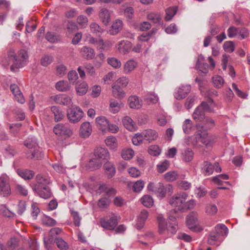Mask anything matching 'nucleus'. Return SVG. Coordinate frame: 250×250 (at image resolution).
<instances>
[{"label": "nucleus", "mask_w": 250, "mask_h": 250, "mask_svg": "<svg viewBox=\"0 0 250 250\" xmlns=\"http://www.w3.org/2000/svg\"><path fill=\"white\" fill-rule=\"evenodd\" d=\"M188 195L186 192L177 193L172 196L169 200V204L175 208L173 210H171L168 214V218L169 220L172 221L167 226L164 216L162 214L158 215L157 220L158 223V232L162 235L167 237H171L174 234L178 229V226L175 221L176 217L179 216L177 211L184 212L188 209H192L195 205L193 200L187 201Z\"/></svg>", "instance_id": "1"}, {"label": "nucleus", "mask_w": 250, "mask_h": 250, "mask_svg": "<svg viewBox=\"0 0 250 250\" xmlns=\"http://www.w3.org/2000/svg\"><path fill=\"white\" fill-rule=\"evenodd\" d=\"M216 105L212 99H208V102H203L198 106L193 113V119L196 122H201L205 119L204 125L202 128L204 130L213 128L215 125L214 121L208 117H205V112H213Z\"/></svg>", "instance_id": "2"}, {"label": "nucleus", "mask_w": 250, "mask_h": 250, "mask_svg": "<svg viewBox=\"0 0 250 250\" xmlns=\"http://www.w3.org/2000/svg\"><path fill=\"white\" fill-rule=\"evenodd\" d=\"M24 145L29 149L30 152L26 153L28 159H41L43 154L41 148L38 146L36 140L33 138H29L24 142Z\"/></svg>", "instance_id": "3"}, {"label": "nucleus", "mask_w": 250, "mask_h": 250, "mask_svg": "<svg viewBox=\"0 0 250 250\" xmlns=\"http://www.w3.org/2000/svg\"><path fill=\"white\" fill-rule=\"evenodd\" d=\"M147 189L161 198L165 197L167 192L172 193L173 191L172 186L171 185L168 184L165 186L161 183H159L155 185L153 183H150L147 186Z\"/></svg>", "instance_id": "4"}, {"label": "nucleus", "mask_w": 250, "mask_h": 250, "mask_svg": "<svg viewBox=\"0 0 250 250\" xmlns=\"http://www.w3.org/2000/svg\"><path fill=\"white\" fill-rule=\"evenodd\" d=\"M84 116L83 110L78 106L73 105L67 112L68 120L71 123L76 124L80 122Z\"/></svg>", "instance_id": "5"}, {"label": "nucleus", "mask_w": 250, "mask_h": 250, "mask_svg": "<svg viewBox=\"0 0 250 250\" xmlns=\"http://www.w3.org/2000/svg\"><path fill=\"white\" fill-rule=\"evenodd\" d=\"M28 55L24 49H21L17 54H15L14 63L11 66V70L14 71L15 68L23 67L27 62Z\"/></svg>", "instance_id": "6"}, {"label": "nucleus", "mask_w": 250, "mask_h": 250, "mask_svg": "<svg viewBox=\"0 0 250 250\" xmlns=\"http://www.w3.org/2000/svg\"><path fill=\"white\" fill-rule=\"evenodd\" d=\"M120 219V216L117 214H112L108 218H102L100 220L101 226L108 230H113L116 228Z\"/></svg>", "instance_id": "7"}, {"label": "nucleus", "mask_w": 250, "mask_h": 250, "mask_svg": "<svg viewBox=\"0 0 250 250\" xmlns=\"http://www.w3.org/2000/svg\"><path fill=\"white\" fill-rule=\"evenodd\" d=\"M186 224L188 228L190 230L199 232L203 230L198 219V214L196 212H192L187 217Z\"/></svg>", "instance_id": "8"}, {"label": "nucleus", "mask_w": 250, "mask_h": 250, "mask_svg": "<svg viewBox=\"0 0 250 250\" xmlns=\"http://www.w3.org/2000/svg\"><path fill=\"white\" fill-rule=\"evenodd\" d=\"M36 180L37 183L33 186V188H36L38 192L42 195L40 190L41 188L48 187V185L51 183L50 178L48 176L39 174L36 176Z\"/></svg>", "instance_id": "9"}, {"label": "nucleus", "mask_w": 250, "mask_h": 250, "mask_svg": "<svg viewBox=\"0 0 250 250\" xmlns=\"http://www.w3.org/2000/svg\"><path fill=\"white\" fill-rule=\"evenodd\" d=\"M191 91L190 85H183L176 88L174 96L175 99L181 100L186 98Z\"/></svg>", "instance_id": "10"}, {"label": "nucleus", "mask_w": 250, "mask_h": 250, "mask_svg": "<svg viewBox=\"0 0 250 250\" xmlns=\"http://www.w3.org/2000/svg\"><path fill=\"white\" fill-rule=\"evenodd\" d=\"M15 51L10 49L7 53L0 57V65L3 67H8L12 61H14Z\"/></svg>", "instance_id": "11"}, {"label": "nucleus", "mask_w": 250, "mask_h": 250, "mask_svg": "<svg viewBox=\"0 0 250 250\" xmlns=\"http://www.w3.org/2000/svg\"><path fill=\"white\" fill-rule=\"evenodd\" d=\"M112 12L106 7H102L100 9L99 17L100 21L105 26L109 24L111 21Z\"/></svg>", "instance_id": "12"}, {"label": "nucleus", "mask_w": 250, "mask_h": 250, "mask_svg": "<svg viewBox=\"0 0 250 250\" xmlns=\"http://www.w3.org/2000/svg\"><path fill=\"white\" fill-rule=\"evenodd\" d=\"M11 193V188L8 180L4 177H0V195L3 197H8Z\"/></svg>", "instance_id": "13"}, {"label": "nucleus", "mask_w": 250, "mask_h": 250, "mask_svg": "<svg viewBox=\"0 0 250 250\" xmlns=\"http://www.w3.org/2000/svg\"><path fill=\"white\" fill-rule=\"evenodd\" d=\"M142 135L144 136V139L146 144H149L156 140L158 137V133L153 129H146L142 132Z\"/></svg>", "instance_id": "14"}, {"label": "nucleus", "mask_w": 250, "mask_h": 250, "mask_svg": "<svg viewBox=\"0 0 250 250\" xmlns=\"http://www.w3.org/2000/svg\"><path fill=\"white\" fill-rule=\"evenodd\" d=\"M53 131L58 136L66 135L70 136L72 134V131L62 124H58L55 126Z\"/></svg>", "instance_id": "15"}, {"label": "nucleus", "mask_w": 250, "mask_h": 250, "mask_svg": "<svg viewBox=\"0 0 250 250\" xmlns=\"http://www.w3.org/2000/svg\"><path fill=\"white\" fill-rule=\"evenodd\" d=\"M92 127L90 123L85 122L83 123L80 127L79 135L83 138L88 137L92 133Z\"/></svg>", "instance_id": "16"}, {"label": "nucleus", "mask_w": 250, "mask_h": 250, "mask_svg": "<svg viewBox=\"0 0 250 250\" xmlns=\"http://www.w3.org/2000/svg\"><path fill=\"white\" fill-rule=\"evenodd\" d=\"M109 121L107 118L104 116H98L95 119V124L97 128L103 132H105Z\"/></svg>", "instance_id": "17"}, {"label": "nucleus", "mask_w": 250, "mask_h": 250, "mask_svg": "<svg viewBox=\"0 0 250 250\" xmlns=\"http://www.w3.org/2000/svg\"><path fill=\"white\" fill-rule=\"evenodd\" d=\"M94 158L101 161L107 160L110 158V154L108 150L103 147L97 148L94 152Z\"/></svg>", "instance_id": "18"}, {"label": "nucleus", "mask_w": 250, "mask_h": 250, "mask_svg": "<svg viewBox=\"0 0 250 250\" xmlns=\"http://www.w3.org/2000/svg\"><path fill=\"white\" fill-rule=\"evenodd\" d=\"M132 43L128 41H121L118 42L116 47L119 52L123 54H127L132 48Z\"/></svg>", "instance_id": "19"}, {"label": "nucleus", "mask_w": 250, "mask_h": 250, "mask_svg": "<svg viewBox=\"0 0 250 250\" xmlns=\"http://www.w3.org/2000/svg\"><path fill=\"white\" fill-rule=\"evenodd\" d=\"M10 88L16 100L21 104H23L25 99L18 86L16 84H13L10 85Z\"/></svg>", "instance_id": "20"}, {"label": "nucleus", "mask_w": 250, "mask_h": 250, "mask_svg": "<svg viewBox=\"0 0 250 250\" xmlns=\"http://www.w3.org/2000/svg\"><path fill=\"white\" fill-rule=\"evenodd\" d=\"M103 162L93 158L90 160L85 166V169L89 171H93L99 168L102 165Z\"/></svg>", "instance_id": "21"}, {"label": "nucleus", "mask_w": 250, "mask_h": 250, "mask_svg": "<svg viewBox=\"0 0 250 250\" xmlns=\"http://www.w3.org/2000/svg\"><path fill=\"white\" fill-rule=\"evenodd\" d=\"M122 123L125 127L130 131H134L137 129L136 124L129 116L124 117L122 119Z\"/></svg>", "instance_id": "22"}, {"label": "nucleus", "mask_w": 250, "mask_h": 250, "mask_svg": "<svg viewBox=\"0 0 250 250\" xmlns=\"http://www.w3.org/2000/svg\"><path fill=\"white\" fill-rule=\"evenodd\" d=\"M138 62L132 59L129 60L125 62L123 66L124 73L128 74L131 73L137 67Z\"/></svg>", "instance_id": "23"}, {"label": "nucleus", "mask_w": 250, "mask_h": 250, "mask_svg": "<svg viewBox=\"0 0 250 250\" xmlns=\"http://www.w3.org/2000/svg\"><path fill=\"white\" fill-rule=\"evenodd\" d=\"M53 100L56 104L67 105L71 104V99L65 95L59 94L53 97Z\"/></svg>", "instance_id": "24"}, {"label": "nucleus", "mask_w": 250, "mask_h": 250, "mask_svg": "<svg viewBox=\"0 0 250 250\" xmlns=\"http://www.w3.org/2000/svg\"><path fill=\"white\" fill-rule=\"evenodd\" d=\"M83 57L87 60H91L95 57V53L94 50L87 46H83L80 51Z\"/></svg>", "instance_id": "25"}, {"label": "nucleus", "mask_w": 250, "mask_h": 250, "mask_svg": "<svg viewBox=\"0 0 250 250\" xmlns=\"http://www.w3.org/2000/svg\"><path fill=\"white\" fill-rule=\"evenodd\" d=\"M104 173L108 178H112L116 173V168L113 164L110 162H106L103 167Z\"/></svg>", "instance_id": "26"}, {"label": "nucleus", "mask_w": 250, "mask_h": 250, "mask_svg": "<svg viewBox=\"0 0 250 250\" xmlns=\"http://www.w3.org/2000/svg\"><path fill=\"white\" fill-rule=\"evenodd\" d=\"M104 142L106 146L109 149L113 151L117 150L118 147V142L115 137L113 136H108L105 139Z\"/></svg>", "instance_id": "27"}, {"label": "nucleus", "mask_w": 250, "mask_h": 250, "mask_svg": "<svg viewBox=\"0 0 250 250\" xmlns=\"http://www.w3.org/2000/svg\"><path fill=\"white\" fill-rule=\"evenodd\" d=\"M129 106L131 108L139 109L142 107V100L135 95L130 96L128 99Z\"/></svg>", "instance_id": "28"}, {"label": "nucleus", "mask_w": 250, "mask_h": 250, "mask_svg": "<svg viewBox=\"0 0 250 250\" xmlns=\"http://www.w3.org/2000/svg\"><path fill=\"white\" fill-rule=\"evenodd\" d=\"M112 92L113 97L118 99H122L125 96V91L118 84H113L112 86Z\"/></svg>", "instance_id": "29"}, {"label": "nucleus", "mask_w": 250, "mask_h": 250, "mask_svg": "<svg viewBox=\"0 0 250 250\" xmlns=\"http://www.w3.org/2000/svg\"><path fill=\"white\" fill-rule=\"evenodd\" d=\"M75 89L78 95L80 96L83 95L87 91V84L85 82H78L76 84Z\"/></svg>", "instance_id": "30"}, {"label": "nucleus", "mask_w": 250, "mask_h": 250, "mask_svg": "<svg viewBox=\"0 0 250 250\" xmlns=\"http://www.w3.org/2000/svg\"><path fill=\"white\" fill-rule=\"evenodd\" d=\"M214 166L210 162L206 161L202 164V172L205 176H209L213 172Z\"/></svg>", "instance_id": "31"}, {"label": "nucleus", "mask_w": 250, "mask_h": 250, "mask_svg": "<svg viewBox=\"0 0 250 250\" xmlns=\"http://www.w3.org/2000/svg\"><path fill=\"white\" fill-rule=\"evenodd\" d=\"M17 172L18 175L25 180H30L34 176V172L29 169H18Z\"/></svg>", "instance_id": "32"}, {"label": "nucleus", "mask_w": 250, "mask_h": 250, "mask_svg": "<svg viewBox=\"0 0 250 250\" xmlns=\"http://www.w3.org/2000/svg\"><path fill=\"white\" fill-rule=\"evenodd\" d=\"M122 103L118 102L114 100L109 101V111L113 113L116 114L120 111L122 108Z\"/></svg>", "instance_id": "33"}, {"label": "nucleus", "mask_w": 250, "mask_h": 250, "mask_svg": "<svg viewBox=\"0 0 250 250\" xmlns=\"http://www.w3.org/2000/svg\"><path fill=\"white\" fill-rule=\"evenodd\" d=\"M51 110L54 116V120L56 122L61 121L64 117L63 112L58 106H53Z\"/></svg>", "instance_id": "34"}, {"label": "nucleus", "mask_w": 250, "mask_h": 250, "mask_svg": "<svg viewBox=\"0 0 250 250\" xmlns=\"http://www.w3.org/2000/svg\"><path fill=\"white\" fill-rule=\"evenodd\" d=\"M34 191L41 197L44 199H48L52 196V193L49 187H43L41 188V191L42 195H41L37 190L36 188H33Z\"/></svg>", "instance_id": "35"}, {"label": "nucleus", "mask_w": 250, "mask_h": 250, "mask_svg": "<svg viewBox=\"0 0 250 250\" xmlns=\"http://www.w3.org/2000/svg\"><path fill=\"white\" fill-rule=\"evenodd\" d=\"M123 28V21L120 20H115L112 23L111 29L110 31L112 35L118 33Z\"/></svg>", "instance_id": "36"}, {"label": "nucleus", "mask_w": 250, "mask_h": 250, "mask_svg": "<svg viewBox=\"0 0 250 250\" xmlns=\"http://www.w3.org/2000/svg\"><path fill=\"white\" fill-rule=\"evenodd\" d=\"M62 232V229L60 228H54L51 229L49 233V235L50 237L49 239L47 240V241H46L45 239H44V242L45 244H46V243H51L52 242L54 238H55V239H56V236L57 235H59L60 234H61Z\"/></svg>", "instance_id": "37"}, {"label": "nucleus", "mask_w": 250, "mask_h": 250, "mask_svg": "<svg viewBox=\"0 0 250 250\" xmlns=\"http://www.w3.org/2000/svg\"><path fill=\"white\" fill-rule=\"evenodd\" d=\"M196 136H200L198 141L202 142L206 146H209L213 143V140L211 137L208 136L207 133H203V134H198Z\"/></svg>", "instance_id": "38"}, {"label": "nucleus", "mask_w": 250, "mask_h": 250, "mask_svg": "<svg viewBox=\"0 0 250 250\" xmlns=\"http://www.w3.org/2000/svg\"><path fill=\"white\" fill-rule=\"evenodd\" d=\"M70 85L67 81H60L56 84V88L60 91H67L70 90Z\"/></svg>", "instance_id": "39"}, {"label": "nucleus", "mask_w": 250, "mask_h": 250, "mask_svg": "<svg viewBox=\"0 0 250 250\" xmlns=\"http://www.w3.org/2000/svg\"><path fill=\"white\" fill-rule=\"evenodd\" d=\"M205 211L208 215L213 216L217 213L218 208L214 204H208L205 208Z\"/></svg>", "instance_id": "40"}, {"label": "nucleus", "mask_w": 250, "mask_h": 250, "mask_svg": "<svg viewBox=\"0 0 250 250\" xmlns=\"http://www.w3.org/2000/svg\"><path fill=\"white\" fill-rule=\"evenodd\" d=\"M142 204L147 208H150L154 204V201L151 196L149 195H145L141 199Z\"/></svg>", "instance_id": "41"}, {"label": "nucleus", "mask_w": 250, "mask_h": 250, "mask_svg": "<svg viewBox=\"0 0 250 250\" xmlns=\"http://www.w3.org/2000/svg\"><path fill=\"white\" fill-rule=\"evenodd\" d=\"M132 142L134 145L139 146L142 144H146L142 135V132L136 133L132 138Z\"/></svg>", "instance_id": "42"}, {"label": "nucleus", "mask_w": 250, "mask_h": 250, "mask_svg": "<svg viewBox=\"0 0 250 250\" xmlns=\"http://www.w3.org/2000/svg\"><path fill=\"white\" fill-rule=\"evenodd\" d=\"M121 156L123 159L129 160L134 156V151L131 148H125L122 151Z\"/></svg>", "instance_id": "43"}, {"label": "nucleus", "mask_w": 250, "mask_h": 250, "mask_svg": "<svg viewBox=\"0 0 250 250\" xmlns=\"http://www.w3.org/2000/svg\"><path fill=\"white\" fill-rule=\"evenodd\" d=\"M177 11V8L176 6L170 7L167 8L166 10V16L165 17V21H170L176 13Z\"/></svg>", "instance_id": "44"}, {"label": "nucleus", "mask_w": 250, "mask_h": 250, "mask_svg": "<svg viewBox=\"0 0 250 250\" xmlns=\"http://www.w3.org/2000/svg\"><path fill=\"white\" fill-rule=\"evenodd\" d=\"M212 81L214 86L217 88H221L225 82L224 79L221 76L218 75L213 76L212 78Z\"/></svg>", "instance_id": "45"}, {"label": "nucleus", "mask_w": 250, "mask_h": 250, "mask_svg": "<svg viewBox=\"0 0 250 250\" xmlns=\"http://www.w3.org/2000/svg\"><path fill=\"white\" fill-rule=\"evenodd\" d=\"M169 165V161L167 160H165L164 161L161 162L157 165V171L159 173H163L168 169Z\"/></svg>", "instance_id": "46"}, {"label": "nucleus", "mask_w": 250, "mask_h": 250, "mask_svg": "<svg viewBox=\"0 0 250 250\" xmlns=\"http://www.w3.org/2000/svg\"><path fill=\"white\" fill-rule=\"evenodd\" d=\"M229 176L226 174H220L212 178V181L218 185H222L224 180H228Z\"/></svg>", "instance_id": "47"}, {"label": "nucleus", "mask_w": 250, "mask_h": 250, "mask_svg": "<svg viewBox=\"0 0 250 250\" xmlns=\"http://www.w3.org/2000/svg\"><path fill=\"white\" fill-rule=\"evenodd\" d=\"M193 158V152L189 149H186L182 154V159L185 162H190Z\"/></svg>", "instance_id": "48"}, {"label": "nucleus", "mask_w": 250, "mask_h": 250, "mask_svg": "<svg viewBox=\"0 0 250 250\" xmlns=\"http://www.w3.org/2000/svg\"><path fill=\"white\" fill-rule=\"evenodd\" d=\"M215 229L216 233L219 235H227L228 233V229L224 224H218Z\"/></svg>", "instance_id": "49"}, {"label": "nucleus", "mask_w": 250, "mask_h": 250, "mask_svg": "<svg viewBox=\"0 0 250 250\" xmlns=\"http://www.w3.org/2000/svg\"><path fill=\"white\" fill-rule=\"evenodd\" d=\"M164 179L167 182H172L176 180L178 177V174L175 171H170L166 173L164 175Z\"/></svg>", "instance_id": "50"}, {"label": "nucleus", "mask_w": 250, "mask_h": 250, "mask_svg": "<svg viewBox=\"0 0 250 250\" xmlns=\"http://www.w3.org/2000/svg\"><path fill=\"white\" fill-rule=\"evenodd\" d=\"M193 127L192 122L189 119H186L183 123L182 128L184 133L188 134Z\"/></svg>", "instance_id": "51"}, {"label": "nucleus", "mask_w": 250, "mask_h": 250, "mask_svg": "<svg viewBox=\"0 0 250 250\" xmlns=\"http://www.w3.org/2000/svg\"><path fill=\"white\" fill-rule=\"evenodd\" d=\"M57 247L61 250H67L69 249L68 244L61 238H57L55 240Z\"/></svg>", "instance_id": "52"}, {"label": "nucleus", "mask_w": 250, "mask_h": 250, "mask_svg": "<svg viewBox=\"0 0 250 250\" xmlns=\"http://www.w3.org/2000/svg\"><path fill=\"white\" fill-rule=\"evenodd\" d=\"M148 152L151 156H158L160 154L161 149L157 145H151L148 148Z\"/></svg>", "instance_id": "53"}, {"label": "nucleus", "mask_w": 250, "mask_h": 250, "mask_svg": "<svg viewBox=\"0 0 250 250\" xmlns=\"http://www.w3.org/2000/svg\"><path fill=\"white\" fill-rule=\"evenodd\" d=\"M147 19L154 23L161 22L162 19L161 15L158 13H150L147 15Z\"/></svg>", "instance_id": "54"}, {"label": "nucleus", "mask_w": 250, "mask_h": 250, "mask_svg": "<svg viewBox=\"0 0 250 250\" xmlns=\"http://www.w3.org/2000/svg\"><path fill=\"white\" fill-rule=\"evenodd\" d=\"M110 200L108 198L103 197L98 202V206L101 209L107 208L110 204Z\"/></svg>", "instance_id": "55"}, {"label": "nucleus", "mask_w": 250, "mask_h": 250, "mask_svg": "<svg viewBox=\"0 0 250 250\" xmlns=\"http://www.w3.org/2000/svg\"><path fill=\"white\" fill-rule=\"evenodd\" d=\"M71 215L73 218L74 224L77 227L80 226V222L82 220L79 213L77 211H74L72 209H70Z\"/></svg>", "instance_id": "56"}, {"label": "nucleus", "mask_w": 250, "mask_h": 250, "mask_svg": "<svg viewBox=\"0 0 250 250\" xmlns=\"http://www.w3.org/2000/svg\"><path fill=\"white\" fill-rule=\"evenodd\" d=\"M107 62L109 65L116 69L120 68L122 65L121 61L114 57L108 58Z\"/></svg>", "instance_id": "57"}, {"label": "nucleus", "mask_w": 250, "mask_h": 250, "mask_svg": "<svg viewBox=\"0 0 250 250\" xmlns=\"http://www.w3.org/2000/svg\"><path fill=\"white\" fill-rule=\"evenodd\" d=\"M145 100L147 103L156 104L159 101V98L157 95L149 93L146 96Z\"/></svg>", "instance_id": "58"}, {"label": "nucleus", "mask_w": 250, "mask_h": 250, "mask_svg": "<svg viewBox=\"0 0 250 250\" xmlns=\"http://www.w3.org/2000/svg\"><path fill=\"white\" fill-rule=\"evenodd\" d=\"M45 39L50 42H55L61 40L59 36L56 35L51 32H47L45 35Z\"/></svg>", "instance_id": "59"}, {"label": "nucleus", "mask_w": 250, "mask_h": 250, "mask_svg": "<svg viewBox=\"0 0 250 250\" xmlns=\"http://www.w3.org/2000/svg\"><path fill=\"white\" fill-rule=\"evenodd\" d=\"M239 28L234 26H230L228 29V35L229 38H238Z\"/></svg>", "instance_id": "60"}, {"label": "nucleus", "mask_w": 250, "mask_h": 250, "mask_svg": "<svg viewBox=\"0 0 250 250\" xmlns=\"http://www.w3.org/2000/svg\"><path fill=\"white\" fill-rule=\"evenodd\" d=\"M223 48L226 52L231 53L235 49L234 42L232 41L225 42L223 45Z\"/></svg>", "instance_id": "61"}, {"label": "nucleus", "mask_w": 250, "mask_h": 250, "mask_svg": "<svg viewBox=\"0 0 250 250\" xmlns=\"http://www.w3.org/2000/svg\"><path fill=\"white\" fill-rule=\"evenodd\" d=\"M42 223L48 226H54L56 224V221L51 217L45 216L42 218Z\"/></svg>", "instance_id": "62"}, {"label": "nucleus", "mask_w": 250, "mask_h": 250, "mask_svg": "<svg viewBox=\"0 0 250 250\" xmlns=\"http://www.w3.org/2000/svg\"><path fill=\"white\" fill-rule=\"evenodd\" d=\"M145 183L143 180L136 181L133 186V190L134 192H138L141 191L144 187Z\"/></svg>", "instance_id": "63"}, {"label": "nucleus", "mask_w": 250, "mask_h": 250, "mask_svg": "<svg viewBox=\"0 0 250 250\" xmlns=\"http://www.w3.org/2000/svg\"><path fill=\"white\" fill-rule=\"evenodd\" d=\"M91 31L95 34L102 33L103 32V29L96 23L92 22L90 25Z\"/></svg>", "instance_id": "64"}]
</instances>
